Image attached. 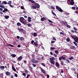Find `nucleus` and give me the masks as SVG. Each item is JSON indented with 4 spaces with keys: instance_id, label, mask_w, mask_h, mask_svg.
Segmentation results:
<instances>
[{
    "instance_id": "a19ab883",
    "label": "nucleus",
    "mask_w": 78,
    "mask_h": 78,
    "mask_svg": "<svg viewBox=\"0 0 78 78\" xmlns=\"http://www.w3.org/2000/svg\"><path fill=\"white\" fill-rule=\"evenodd\" d=\"M61 23L63 25H65V22L64 21H62Z\"/></svg>"
},
{
    "instance_id": "4be33fe9",
    "label": "nucleus",
    "mask_w": 78,
    "mask_h": 78,
    "mask_svg": "<svg viewBox=\"0 0 78 78\" xmlns=\"http://www.w3.org/2000/svg\"><path fill=\"white\" fill-rule=\"evenodd\" d=\"M11 56L13 58H15V57L16 56V55L14 54H12L11 55Z\"/></svg>"
},
{
    "instance_id": "dca6fc26",
    "label": "nucleus",
    "mask_w": 78,
    "mask_h": 78,
    "mask_svg": "<svg viewBox=\"0 0 78 78\" xmlns=\"http://www.w3.org/2000/svg\"><path fill=\"white\" fill-rule=\"evenodd\" d=\"M20 41H23L24 40V38L23 37H21L20 38Z\"/></svg>"
},
{
    "instance_id": "6e6d98bb",
    "label": "nucleus",
    "mask_w": 78,
    "mask_h": 78,
    "mask_svg": "<svg viewBox=\"0 0 78 78\" xmlns=\"http://www.w3.org/2000/svg\"><path fill=\"white\" fill-rule=\"evenodd\" d=\"M31 56L33 58H34V54H32Z\"/></svg>"
},
{
    "instance_id": "79ce46f5",
    "label": "nucleus",
    "mask_w": 78,
    "mask_h": 78,
    "mask_svg": "<svg viewBox=\"0 0 78 78\" xmlns=\"http://www.w3.org/2000/svg\"><path fill=\"white\" fill-rule=\"evenodd\" d=\"M4 10H5V11H6V12H8V10L7 8H5L4 9Z\"/></svg>"
},
{
    "instance_id": "37998d69",
    "label": "nucleus",
    "mask_w": 78,
    "mask_h": 78,
    "mask_svg": "<svg viewBox=\"0 0 78 78\" xmlns=\"http://www.w3.org/2000/svg\"><path fill=\"white\" fill-rule=\"evenodd\" d=\"M60 34H62V35H65V34H64V33L62 32H60Z\"/></svg>"
},
{
    "instance_id": "f257e3e1",
    "label": "nucleus",
    "mask_w": 78,
    "mask_h": 78,
    "mask_svg": "<svg viewBox=\"0 0 78 78\" xmlns=\"http://www.w3.org/2000/svg\"><path fill=\"white\" fill-rule=\"evenodd\" d=\"M29 2H31L32 3H34V4L35 6L37 8H40V5L38 3H36L35 1H33V0H29Z\"/></svg>"
},
{
    "instance_id": "393cba45",
    "label": "nucleus",
    "mask_w": 78,
    "mask_h": 78,
    "mask_svg": "<svg viewBox=\"0 0 78 78\" xmlns=\"http://www.w3.org/2000/svg\"><path fill=\"white\" fill-rule=\"evenodd\" d=\"M9 17V16L7 15H6L5 16V19H8Z\"/></svg>"
},
{
    "instance_id": "2f4dec72",
    "label": "nucleus",
    "mask_w": 78,
    "mask_h": 78,
    "mask_svg": "<svg viewBox=\"0 0 78 78\" xmlns=\"http://www.w3.org/2000/svg\"><path fill=\"white\" fill-rule=\"evenodd\" d=\"M11 3H12V2H11V1H9L8 3H7V4H8V5H11Z\"/></svg>"
},
{
    "instance_id": "0e129e2a",
    "label": "nucleus",
    "mask_w": 78,
    "mask_h": 78,
    "mask_svg": "<svg viewBox=\"0 0 78 78\" xmlns=\"http://www.w3.org/2000/svg\"><path fill=\"white\" fill-rule=\"evenodd\" d=\"M61 64L62 66H64V62H61Z\"/></svg>"
},
{
    "instance_id": "5fc2aeb1",
    "label": "nucleus",
    "mask_w": 78,
    "mask_h": 78,
    "mask_svg": "<svg viewBox=\"0 0 78 78\" xmlns=\"http://www.w3.org/2000/svg\"><path fill=\"white\" fill-rule=\"evenodd\" d=\"M46 75L47 76V78H49V77H50V76H49V75L48 74H47Z\"/></svg>"
},
{
    "instance_id": "cd10ccee",
    "label": "nucleus",
    "mask_w": 78,
    "mask_h": 78,
    "mask_svg": "<svg viewBox=\"0 0 78 78\" xmlns=\"http://www.w3.org/2000/svg\"><path fill=\"white\" fill-rule=\"evenodd\" d=\"M31 7L32 9H36L37 8V7L35 6H32Z\"/></svg>"
},
{
    "instance_id": "aec40b11",
    "label": "nucleus",
    "mask_w": 78,
    "mask_h": 78,
    "mask_svg": "<svg viewBox=\"0 0 78 78\" xmlns=\"http://www.w3.org/2000/svg\"><path fill=\"white\" fill-rule=\"evenodd\" d=\"M71 69L72 70L73 72H75V71H76V69L74 68H72Z\"/></svg>"
},
{
    "instance_id": "72a5a7b5",
    "label": "nucleus",
    "mask_w": 78,
    "mask_h": 78,
    "mask_svg": "<svg viewBox=\"0 0 78 78\" xmlns=\"http://www.w3.org/2000/svg\"><path fill=\"white\" fill-rule=\"evenodd\" d=\"M66 41L68 42H70V38H66Z\"/></svg>"
},
{
    "instance_id": "c85d7f7f",
    "label": "nucleus",
    "mask_w": 78,
    "mask_h": 78,
    "mask_svg": "<svg viewBox=\"0 0 78 78\" xmlns=\"http://www.w3.org/2000/svg\"><path fill=\"white\" fill-rule=\"evenodd\" d=\"M33 36L34 37H36V36H37V34L35 32L33 34Z\"/></svg>"
},
{
    "instance_id": "603ef678",
    "label": "nucleus",
    "mask_w": 78,
    "mask_h": 78,
    "mask_svg": "<svg viewBox=\"0 0 78 78\" xmlns=\"http://www.w3.org/2000/svg\"><path fill=\"white\" fill-rule=\"evenodd\" d=\"M61 73H64V70H63V69H61Z\"/></svg>"
},
{
    "instance_id": "3c124183",
    "label": "nucleus",
    "mask_w": 78,
    "mask_h": 78,
    "mask_svg": "<svg viewBox=\"0 0 78 78\" xmlns=\"http://www.w3.org/2000/svg\"><path fill=\"white\" fill-rule=\"evenodd\" d=\"M55 53H59V52H58V51H55Z\"/></svg>"
},
{
    "instance_id": "69168bd1",
    "label": "nucleus",
    "mask_w": 78,
    "mask_h": 78,
    "mask_svg": "<svg viewBox=\"0 0 78 78\" xmlns=\"http://www.w3.org/2000/svg\"><path fill=\"white\" fill-rule=\"evenodd\" d=\"M15 76H16V77H17V76H18V75L16 73H15Z\"/></svg>"
},
{
    "instance_id": "6e6552de",
    "label": "nucleus",
    "mask_w": 78,
    "mask_h": 78,
    "mask_svg": "<svg viewBox=\"0 0 78 78\" xmlns=\"http://www.w3.org/2000/svg\"><path fill=\"white\" fill-rule=\"evenodd\" d=\"M22 59V56H20V57H19L17 59V60L18 61H20Z\"/></svg>"
},
{
    "instance_id": "f3484780",
    "label": "nucleus",
    "mask_w": 78,
    "mask_h": 78,
    "mask_svg": "<svg viewBox=\"0 0 78 78\" xmlns=\"http://www.w3.org/2000/svg\"><path fill=\"white\" fill-rule=\"evenodd\" d=\"M0 7L2 8H3V9H5V5H0Z\"/></svg>"
},
{
    "instance_id": "ea45409f",
    "label": "nucleus",
    "mask_w": 78,
    "mask_h": 78,
    "mask_svg": "<svg viewBox=\"0 0 78 78\" xmlns=\"http://www.w3.org/2000/svg\"><path fill=\"white\" fill-rule=\"evenodd\" d=\"M35 64L36 63H39V61L38 60H35Z\"/></svg>"
},
{
    "instance_id": "774afa93",
    "label": "nucleus",
    "mask_w": 78,
    "mask_h": 78,
    "mask_svg": "<svg viewBox=\"0 0 78 78\" xmlns=\"http://www.w3.org/2000/svg\"><path fill=\"white\" fill-rule=\"evenodd\" d=\"M34 44L35 46H37V43H34Z\"/></svg>"
},
{
    "instance_id": "f8f14e48",
    "label": "nucleus",
    "mask_w": 78,
    "mask_h": 78,
    "mask_svg": "<svg viewBox=\"0 0 78 78\" xmlns=\"http://www.w3.org/2000/svg\"><path fill=\"white\" fill-rule=\"evenodd\" d=\"M18 30L20 32H22V33H23V29L22 28H20L18 29Z\"/></svg>"
},
{
    "instance_id": "423d86ee",
    "label": "nucleus",
    "mask_w": 78,
    "mask_h": 78,
    "mask_svg": "<svg viewBox=\"0 0 78 78\" xmlns=\"http://www.w3.org/2000/svg\"><path fill=\"white\" fill-rule=\"evenodd\" d=\"M59 59L60 61H61L62 59H64L65 60V59H66V58L63 56H62L59 58Z\"/></svg>"
},
{
    "instance_id": "c9c22d12",
    "label": "nucleus",
    "mask_w": 78,
    "mask_h": 78,
    "mask_svg": "<svg viewBox=\"0 0 78 78\" xmlns=\"http://www.w3.org/2000/svg\"><path fill=\"white\" fill-rule=\"evenodd\" d=\"M66 63L67 64H69V62H70L69 61V60L68 59H67L66 60Z\"/></svg>"
},
{
    "instance_id": "bb28decb",
    "label": "nucleus",
    "mask_w": 78,
    "mask_h": 78,
    "mask_svg": "<svg viewBox=\"0 0 78 78\" xmlns=\"http://www.w3.org/2000/svg\"><path fill=\"white\" fill-rule=\"evenodd\" d=\"M35 61V60H34V59H32L31 60V62H33V63H35V61Z\"/></svg>"
},
{
    "instance_id": "052dcab7",
    "label": "nucleus",
    "mask_w": 78,
    "mask_h": 78,
    "mask_svg": "<svg viewBox=\"0 0 78 78\" xmlns=\"http://www.w3.org/2000/svg\"><path fill=\"white\" fill-rule=\"evenodd\" d=\"M54 42H55V41H52L51 42V44H54Z\"/></svg>"
},
{
    "instance_id": "de8ad7c7",
    "label": "nucleus",
    "mask_w": 78,
    "mask_h": 78,
    "mask_svg": "<svg viewBox=\"0 0 78 78\" xmlns=\"http://www.w3.org/2000/svg\"><path fill=\"white\" fill-rule=\"evenodd\" d=\"M27 26H28V27H31V24H30V23L27 24Z\"/></svg>"
},
{
    "instance_id": "b1692460",
    "label": "nucleus",
    "mask_w": 78,
    "mask_h": 78,
    "mask_svg": "<svg viewBox=\"0 0 78 78\" xmlns=\"http://www.w3.org/2000/svg\"><path fill=\"white\" fill-rule=\"evenodd\" d=\"M25 20V19L23 17H20V20Z\"/></svg>"
},
{
    "instance_id": "ddd939ff",
    "label": "nucleus",
    "mask_w": 78,
    "mask_h": 78,
    "mask_svg": "<svg viewBox=\"0 0 78 78\" xmlns=\"http://www.w3.org/2000/svg\"><path fill=\"white\" fill-rule=\"evenodd\" d=\"M49 60L51 61H55V58L54 57H53L51 58H50Z\"/></svg>"
},
{
    "instance_id": "13d9d810",
    "label": "nucleus",
    "mask_w": 78,
    "mask_h": 78,
    "mask_svg": "<svg viewBox=\"0 0 78 78\" xmlns=\"http://www.w3.org/2000/svg\"><path fill=\"white\" fill-rule=\"evenodd\" d=\"M53 40H54V41H56V38L55 37H53Z\"/></svg>"
},
{
    "instance_id": "338daca9",
    "label": "nucleus",
    "mask_w": 78,
    "mask_h": 78,
    "mask_svg": "<svg viewBox=\"0 0 78 78\" xmlns=\"http://www.w3.org/2000/svg\"><path fill=\"white\" fill-rule=\"evenodd\" d=\"M21 9H24V7H23V6H21Z\"/></svg>"
},
{
    "instance_id": "4c0bfd02",
    "label": "nucleus",
    "mask_w": 78,
    "mask_h": 78,
    "mask_svg": "<svg viewBox=\"0 0 78 78\" xmlns=\"http://www.w3.org/2000/svg\"><path fill=\"white\" fill-rule=\"evenodd\" d=\"M32 65H33L34 67H36V65L35 64H34V63H32Z\"/></svg>"
},
{
    "instance_id": "e2e57ef3",
    "label": "nucleus",
    "mask_w": 78,
    "mask_h": 78,
    "mask_svg": "<svg viewBox=\"0 0 78 78\" xmlns=\"http://www.w3.org/2000/svg\"><path fill=\"white\" fill-rule=\"evenodd\" d=\"M53 56H54V57H56L57 56V55H56L55 54H54L53 55Z\"/></svg>"
},
{
    "instance_id": "4d7b16f0",
    "label": "nucleus",
    "mask_w": 78,
    "mask_h": 78,
    "mask_svg": "<svg viewBox=\"0 0 78 78\" xmlns=\"http://www.w3.org/2000/svg\"><path fill=\"white\" fill-rule=\"evenodd\" d=\"M35 52H36V53H38V50L37 49H35Z\"/></svg>"
},
{
    "instance_id": "680f3d73",
    "label": "nucleus",
    "mask_w": 78,
    "mask_h": 78,
    "mask_svg": "<svg viewBox=\"0 0 78 78\" xmlns=\"http://www.w3.org/2000/svg\"><path fill=\"white\" fill-rule=\"evenodd\" d=\"M71 32L72 33H75V31H73V30H71Z\"/></svg>"
},
{
    "instance_id": "a211bd4d",
    "label": "nucleus",
    "mask_w": 78,
    "mask_h": 78,
    "mask_svg": "<svg viewBox=\"0 0 78 78\" xmlns=\"http://www.w3.org/2000/svg\"><path fill=\"white\" fill-rule=\"evenodd\" d=\"M7 46H9L10 47H14V46L12 45V44H7Z\"/></svg>"
},
{
    "instance_id": "49530a36",
    "label": "nucleus",
    "mask_w": 78,
    "mask_h": 78,
    "mask_svg": "<svg viewBox=\"0 0 78 78\" xmlns=\"http://www.w3.org/2000/svg\"><path fill=\"white\" fill-rule=\"evenodd\" d=\"M73 43L74 44H75V45H76V46H77V44H76V43L75 42V41H74Z\"/></svg>"
},
{
    "instance_id": "0eeeda50",
    "label": "nucleus",
    "mask_w": 78,
    "mask_h": 78,
    "mask_svg": "<svg viewBox=\"0 0 78 78\" xmlns=\"http://www.w3.org/2000/svg\"><path fill=\"white\" fill-rule=\"evenodd\" d=\"M40 69L41 70V71L44 74H45V70H44L43 69H42L41 67H40Z\"/></svg>"
},
{
    "instance_id": "5701e85b",
    "label": "nucleus",
    "mask_w": 78,
    "mask_h": 78,
    "mask_svg": "<svg viewBox=\"0 0 78 78\" xmlns=\"http://www.w3.org/2000/svg\"><path fill=\"white\" fill-rule=\"evenodd\" d=\"M24 72L25 73H26L27 75V74L28 73V70L27 69L24 70Z\"/></svg>"
},
{
    "instance_id": "58836bf2",
    "label": "nucleus",
    "mask_w": 78,
    "mask_h": 78,
    "mask_svg": "<svg viewBox=\"0 0 78 78\" xmlns=\"http://www.w3.org/2000/svg\"><path fill=\"white\" fill-rule=\"evenodd\" d=\"M23 62H24V64H27V60H25L23 61Z\"/></svg>"
},
{
    "instance_id": "f03ea898",
    "label": "nucleus",
    "mask_w": 78,
    "mask_h": 78,
    "mask_svg": "<svg viewBox=\"0 0 78 78\" xmlns=\"http://www.w3.org/2000/svg\"><path fill=\"white\" fill-rule=\"evenodd\" d=\"M71 36L72 38H73L75 42L77 43H78V37H74V36H73L72 35H71Z\"/></svg>"
},
{
    "instance_id": "39448f33",
    "label": "nucleus",
    "mask_w": 78,
    "mask_h": 78,
    "mask_svg": "<svg viewBox=\"0 0 78 78\" xmlns=\"http://www.w3.org/2000/svg\"><path fill=\"white\" fill-rule=\"evenodd\" d=\"M61 65H59V63H58V62H55V66L57 67V68L58 69H59L60 68V66Z\"/></svg>"
},
{
    "instance_id": "20e7f679",
    "label": "nucleus",
    "mask_w": 78,
    "mask_h": 78,
    "mask_svg": "<svg viewBox=\"0 0 78 78\" xmlns=\"http://www.w3.org/2000/svg\"><path fill=\"white\" fill-rule=\"evenodd\" d=\"M67 1L70 2V4L71 5H73L75 4L73 0H68Z\"/></svg>"
},
{
    "instance_id": "09e8293b",
    "label": "nucleus",
    "mask_w": 78,
    "mask_h": 78,
    "mask_svg": "<svg viewBox=\"0 0 78 78\" xmlns=\"http://www.w3.org/2000/svg\"><path fill=\"white\" fill-rule=\"evenodd\" d=\"M29 76H30V75L28 74V75H27V77L26 78H29Z\"/></svg>"
},
{
    "instance_id": "e433bc0d",
    "label": "nucleus",
    "mask_w": 78,
    "mask_h": 78,
    "mask_svg": "<svg viewBox=\"0 0 78 78\" xmlns=\"http://www.w3.org/2000/svg\"><path fill=\"white\" fill-rule=\"evenodd\" d=\"M41 64L42 66H43L44 67H45V63H41Z\"/></svg>"
},
{
    "instance_id": "2eb2a0df",
    "label": "nucleus",
    "mask_w": 78,
    "mask_h": 78,
    "mask_svg": "<svg viewBox=\"0 0 78 78\" xmlns=\"http://www.w3.org/2000/svg\"><path fill=\"white\" fill-rule=\"evenodd\" d=\"M5 74L7 75H10L11 74V73L9 72L8 71H7L5 72Z\"/></svg>"
},
{
    "instance_id": "9b49d317",
    "label": "nucleus",
    "mask_w": 78,
    "mask_h": 78,
    "mask_svg": "<svg viewBox=\"0 0 78 78\" xmlns=\"http://www.w3.org/2000/svg\"><path fill=\"white\" fill-rule=\"evenodd\" d=\"M1 4L2 5H3V4H4V5H6L8 4V2L6 1H2Z\"/></svg>"
},
{
    "instance_id": "9d476101",
    "label": "nucleus",
    "mask_w": 78,
    "mask_h": 78,
    "mask_svg": "<svg viewBox=\"0 0 78 78\" xmlns=\"http://www.w3.org/2000/svg\"><path fill=\"white\" fill-rule=\"evenodd\" d=\"M27 20L29 22H31V17H28Z\"/></svg>"
},
{
    "instance_id": "6ab92c4d",
    "label": "nucleus",
    "mask_w": 78,
    "mask_h": 78,
    "mask_svg": "<svg viewBox=\"0 0 78 78\" xmlns=\"http://www.w3.org/2000/svg\"><path fill=\"white\" fill-rule=\"evenodd\" d=\"M70 48H71V49H75V47L74 46H70Z\"/></svg>"
},
{
    "instance_id": "bf43d9fd",
    "label": "nucleus",
    "mask_w": 78,
    "mask_h": 78,
    "mask_svg": "<svg viewBox=\"0 0 78 78\" xmlns=\"http://www.w3.org/2000/svg\"><path fill=\"white\" fill-rule=\"evenodd\" d=\"M34 42V40H32L31 41V43L32 44H33Z\"/></svg>"
},
{
    "instance_id": "c03bdc74",
    "label": "nucleus",
    "mask_w": 78,
    "mask_h": 78,
    "mask_svg": "<svg viewBox=\"0 0 78 78\" xmlns=\"http://www.w3.org/2000/svg\"><path fill=\"white\" fill-rule=\"evenodd\" d=\"M51 8L52 9H55V7H54L53 6H51Z\"/></svg>"
},
{
    "instance_id": "864d4df0",
    "label": "nucleus",
    "mask_w": 78,
    "mask_h": 78,
    "mask_svg": "<svg viewBox=\"0 0 78 78\" xmlns=\"http://www.w3.org/2000/svg\"><path fill=\"white\" fill-rule=\"evenodd\" d=\"M74 30H76V31H77V30H78V29H77V28H76L75 27H74Z\"/></svg>"
},
{
    "instance_id": "7c9ffc66",
    "label": "nucleus",
    "mask_w": 78,
    "mask_h": 78,
    "mask_svg": "<svg viewBox=\"0 0 78 78\" xmlns=\"http://www.w3.org/2000/svg\"><path fill=\"white\" fill-rule=\"evenodd\" d=\"M74 59V57H71L69 58V60H72V59Z\"/></svg>"
},
{
    "instance_id": "8fccbe9b",
    "label": "nucleus",
    "mask_w": 78,
    "mask_h": 78,
    "mask_svg": "<svg viewBox=\"0 0 78 78\" xmlns=\"http://www.w3.org/2000/svg\"><path fill=\"white\" fill-rule=\"evenodd\" d=\"M29 69L30 70H33V68L31 67L30 66L29 67Z\"/></svg>"
},
{
    "instance_id": "c756f323",
    "label": "nucleus",
    "mask_w": 78,
    "mask_h": 78,
    "mask_svg": "<svg viewBox=\"0 0 78 78\" xmlns=\"http://www.w3.org/2000/svg\"><path fill=\"white\" fill-rule=\"evenodd\" d=\"M0 69H5V66H2L0 67Z\"/></svg>"
},
{
    "instance_id": "a18cd8bd",
    "label": "nucleus",
    "mask_w": 78,
    "mask_h": 78,
    "mask_svg": "<svg viewBox=\"0 0 78 78\" xmlns=\"http://www.w3.org/2000/svg\"><path fill=\"white\" fill-rule=\"evenodd\" d=\"M48 22H50V23H53V21L50 20H48Z\"/></svg>"
},
{
    "instance_id": "473e14b6",
    "label": "nucleus",
    "mask_w": 78,
    "mask_h": 78,
    "mask_svg": "<svg viewBox=\"0 0 78 78\" xmlns=\"http://www.w3.org/2000/svg\"><path fill=\"white\" fill-rule=\"evenodd\" d=\"M66 26L68 28H70L71 27L70 26L68 25L67 24H66Z\"/></svg>"
},
{
    "instance_id": "f704fd0d",
    "label": "nucleus",
    "mask_w": 78,
    "mask_h": 78,
    "mask_svg": "<svg viewBox=\"0 0 78 78\" xmlns=\"http://www.w3.org/2000/svg\"><path fill=\"white\" fill-rule=\"evenodd\" d=\"M17 26H20L21 25V24L20 23H17Z\"/></svg>"
},
{
    "instance_id": "a878e982",
    "label": "nucleus",
    "mask_w": 78,
    "mask_h": 78,
    "mask_svg": "<svg viewBox=\"0 0 78 78\" xmlns=\"http://www.w3.org/2000/svg\"><path fill=\"white\" fill-rule=\"evenodd\" d=\"M50 62L51 64H53V65H54V64H55V61H51Z\"/></svg>"
},
{
    "instance_id": "1a4fd4ad",
    "label": "nucleus",
    "mask_w": 78,
    "mask_h": 78,
    "mask_svg": "<svg viewBox=\"0 0 78 78\" xmlns=\"http://www.w3.org/2000/svg\"><path fill=\"white\" fill-rule=\"evenodd\" d=\"M65 50V51H66V53H70L71 51H70V49H64Z\"/></svg>"
},
{
    "instance_id": "4468645a",
    "label": "nucleus",
    "mask_w": 78,
    "mask_h": 78,
    "mask_svg": "<svg viewBox=\"0 0 78 78\" xmlns=\"http://www.w3.org/2000/svg\"><path fill=\"white\" fill-rule=\"evenodd\" d=\"M20 22L22 23H23V24H24V25H25V24H26L27 23L25 22V21H23V20H20Z\"/></svg>"
},
{
    "instance_id": "7ed1b4c3",
    "label": "nucleus",
    "mask_w": 78,
    "mask_h": 78,
    "mask_svg": "<svg viewBox=\"0 0 78 78\" xmlns=\"http://www.w3.org/2000/svg\"><path fill=\"white\" fill-rule=\"evenodd\" d=\"M56 9H57V10H58L59 12H64V11L62 10V9L60 8L59 6H56Z\"/></svg>"
},
{
    "instance_id": "412c9836",
    "label": "nucleus",
    "mask_w": 78,
    "mask_h": 78,
    "mask_svg": "<svg viewBox=\"0 0 78 78\" xmlns=\"http://www.w3.org/2000/svg\"><path fill=\"white\" fill-rule=\"evenodd\" d=\"M51 12H52V14H53V16H56V15L55 13L54 12H53V10H52Z\"/></svg>"
}]
</instances>
